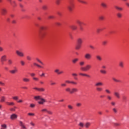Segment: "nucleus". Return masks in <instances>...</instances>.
<instances>
[{"instance_id":"f704fd0d","label":"nucleus","mask_w":129,"mask_h":129,"mask_svg":"<svg viewBox=\"0 0 129 129\" xmlns=\"http://www.w3.org/2000/svg\"><path fill=\"white\" fill-rule=\"evenodd\" d=\"M105 93H107L108 94H110V93H111V92L108 89H106L105 90Z\"/></svg>"},{"instance_id":"a19ab883","label":"nucleus","mask_w":129,"mask_h":129,"mask_svg":"<svg viewBox=\"0 0 129 129\" xmlns=\"http://www.w3.org/2000/svg\"><path fill=\"white\" fill-rule=\"evenodd\" d=\"M36 60L37 61V62H39V63H40V64H42V65L44 64L43 62H42V61H41L39 58H36Z\"/></svg>"},{"instance_id":"6e6552de","label":"nucleus","mask_w":129,"mask_h":129,"mask_svg":"<svg viewBox=\"0 0 129 129\" xmlns=\"http://www.w3.org/2000/svg\"><path fill=\"white\" fill-rule=\"evenodd\" d=\"M10 118L11 119H12V120H14V119H17V118H18V115L16 114H12L11 116H10Z\"/></svg>"},{"instance_id":"0e129e2a","label":"nucleus","mask_w":129,"mask_h":129,"mask_svg":"<svg viewBox=\"0 0 129 129\" xmlns=\"http://www.w3.org/2000/svg\"><path fill=\"white\" fill-rule=\"evenodd\" d=\"M61 86L62 87H65L66 86V83H62L61 84Z\"/></svg>"},{"instance_id":"2eb2a0df","label":"nucleus","mask_w":129,"mask_h":129,"mask_svg":"<svg viewBox=\"0 0 129 129\" xmlns=\"http://www.w3.org/2000/svg\"><path fill=\"white\" fill-rule=\"evenodd\" d=\"M73 9H74V5L73 4H71L68 7V9L70 11V12H72V11H73Z\"/></svg>"},{"instance_id":"c85d7f7f","label":"nucleus","mask_w":129,"mask_h":129,"mask_svg":"<svg viewBox=\"0 0 129 129\" xmlns=\"http://www.w3.org/2000/svg\"><path fill=\"white\" fill-rule=\"evenodd\" d=\"M96 59L98 60V61H102V57H101V56L100 55H97L96 56Z\"/></svg>"},{"instance_id":"680f3d73","label":"nucleus","mask_w":129,"mask_h":129,"mask_svg":"<svg viewBox=\"0 0 129 129\" xmlns=\"http://www.w3.org/2000/svg\"><path fill=\"white\" fill-rule=\"evenodd\" d=\"M43 10H46L47 9V6L46 5H43L42 6Z\"/></svg>"},{"instance_id":"7c9ffc66","label":"nucleus","mask_w":129,"mask_h":129,"mask_svg":"<svg viewBox=\"0 0 129 129\" xmlns=\"http://www.w3.org/2000/svg\"><path fill=\"white\" fill-rule=\"evenodd\" d=\"M90 124H91L90 122H88L85 123V127H86V128H88L90 126Z\"/></svg>"},{"instance_id":"13d9d810","label":"nucleus","mask_w":129,"mask_h":129,"mask_svg":"<svg viewBox=\"0 0 129 129\" xmlns=\"http://www.w3.org/2000/svg\"><path fill=\"white\" fill-rule=\"evenodd\" d=\"M35 106H36V105H35L34 104H30V107H31V108H34V107H35Z\"/></svg>"},{"instance_id":"393cba45","label":"nucleus","mask_w":129,"mask_h":129,"mask_svg":"<svg viewBox=\"0 0 129 129\" xmlns=\"http://www.w3.org/2000/svg\"><path fill=\"white\" fill-rule=\"evenodd\" d=\"M7 104H8V105H10V106H14L15 105V103L14 102H6Z\"/></svg>"},{"instance_id":"58836bf2","label":"nucleus","mask_w":129,"mask_h":129,"mask_svg":"<svg viewBox=\"0 0 129 129\" xmlns=\"http://www.w3.org/2000/svg\"><path fill=\"white\" fill-rule=\"evenodd\" d=\"M28 115L29 116H35V113H28Z\"/></svg>"},{"instance_id":"c756f323","label":"nucleus","mask_w":129,"mask_h":129,"mask_svg":"<svg viewBox=\"0 0 129 129\" xmlns=\"http://www.w3.org/2000/svg\"><path fill=\"white\" fill-rule=\"evenodd\" d=\"M119 66L121 68H123V61H119Z\"/></svg>"},{"instance_id":"aec40b11","label":"nucleus","mask_w":129,"mask_h":129,"mask_svg":"<svg viewBox=\"0 0 129 129\" xmlns=\"http://www.w3.org/2000/svg\"><path fill=\"white\" fill-rule=\"evenodd\" d=\"M101 6L102 8H104V9L107 8V5H106V3L104 2H102L101 3Z\"/></svg>"},{"instance_id":"dca6fc26","label":"nucleus","mask_w":129,"mask_h":129,"mask_svg":"<svg viewBox=\"0 0 129 129\" xmlns=\"http://www.w3.org/2000/svg\"><path fill=\"white\" fill-rule=\"evenodd\" d=\"M1 61L2 62H5V61H7V55H4L1 57Z\"/></svg>"},{"instance_id":"052dcab7","label":"nucleus","mask_w":129,"mask_h":129,"mask_svg":"<svg viewBox=\"0 0 129 129\" xmlns=\"http://www.w3.org/2000/svg\"><path fill=\"white\" fill-rule=\"evenodd\" d=\"M99 19L101 21H103L104 20V17L103 16H100L99 17Z\"/></svg>"},{"instance_id":"7ed1b4c3","label":"nucleus","mask_w":129,"mask_h":129,"mask_svg":"<svg viewBox=\"0 0 129 129\" xmlns=\"http://www.w3.org/2000/svg\"><path fill=\"white\" fill-rule=\"evenodd\" d=\"M84 58L86 60H90L92 58V55L89 53H86L84 55Z\"/></svg>"},{"instance_id":"774afa93","label":"nucleus","mask_w":129,"mask_h":129,"mask_svg":"<svg viewBox=\"0 0 129 129\" xmlns=\"http://www.w3.org/2000/svg\"><path fill=\"white\" fill-rule=\"evenodd\" d=\"M31 77H34V76L36 75V74H35L34 73H31L30 74Z\"/></svg>"},{"instance_id":"f257e3e1","label":"nucleus","mask_w":129,"mask_h":129,"mask_svg":"<svg viewBox=\"0 0 129 129\" xmlns=\"http://www.w3.org/2000/svg\"><path fill=\"white\" fill-rule=\"evenodd\" d=\"M16 54L18 56V57H21V58L25 57V53L20 50H16Z\"/></svg>"},{"instance_id":"5701e85b","label":"nucleus","mask_w":129,"mask_h":129,"mask_svg":"<svg viewBox=\"0 0 129 129\" xmlns=\"http://www.w3.org/2000/svg\"><path fill=\"white\" fill-rule=\"evenodd\" d=\"M96 89L97 91H98V92H101V91H102V90H103L102 88L99 87H97Z\"/></svg>"},{"instance_id":"79ce46f5","label":"nucleus","mask_w":129,"mask_h":129,"mask_svg":"<svg viewBox=\"0 0 129 129\" xmlns=\"http://www.w3.org/2000/svg\"><path fill=\"white\" fill-rule=\"evenodd\" d=\"M78 2H79V3H81L82 4H84L85 5H86V4H87V3H86V2L82 1V0H78Z\"/></svg>"},{"instance_id":"1a4fd4ad","label":"nucleus","mask_w":129,"mask_h":129,"mask_svg":"<svg viewBox=\"0 0 129 129\" xmlns=\"http://www.w3.org/2000/svg\"><path fill=\"white\" fill-rule=\"evenodd\" d=\"M114 95L118 99H119V98H120V94L118 92H114Z\"/></svg>"},{"instance_id":"3c124183","label":"nucleus","mask_w":129,"mask_h":129,"mask_svg":"<svg viewBox=\"0 0 129 129\" xmlns=\"http://www.w3.org/2000/svg\"><path fill=\"white\" fill-rule=\"evenodd\" d=\"M27 60H28L29 61H31L32 60V57H31V56L27 55L26 57Z\"/></svg>"},{"instance_id":"a18cd8bd","label":"nucleus","mask_w":129,"mask_h":129,"mask_svg":"<svg viewBox=\"0 0 129 129\" xmlns=\"http://www.w3.org/2000/svg\"><path fill=\"white\" fill-rule=\"evenodd\" d=\"M106 44H107V41L104 40L102 41V44L103 45V46H105V45H106Z\"/></svg>"},{"instance_id":"ea45409f","label":"nucleus","mask_w":129,"mask_h":129,"mask_svg":"<svg viewBox=\"0 0 129 129\" xmlns=\"http://www.w3.org/2000/svg\"><path fill=\"white\" fill-rule=\"evenodd\" d=\"M107 99L108 100H111V99H112V97L110 95H107Z\"/></svg>"},{"instance_id":"a878e982","label":"nucleus","mask_w":129,"mask_h":129,"mask_svg":"<svg viewBox=\"0 0 129 129\" xmlns=\"http://www.w3.org/2000/svg\"><path fill=\"white\" fill-rule=\"evenodd\" d=\"M41 98L40 96H36L34 97V99H35V100H41Z\"/></svg>"},{"instance_id":"9d476101","label":"nucleus","mask_w":129,"mask_h":129,"mask_svg":"<svg viewBox=\"0 0 129 129\" xmlns=\"http://www.w3.org/2000/svg\"><path fill=\"white\" fill-rule=\"evenodd\" d=\"M10 72L11 74H16V73H17L18 72V69L16 67H15L14 69L10 71Z\"/></svg>"},{"instance_id":"0eeeda50","label":"nucleus","mask_w":129,"mask_h":129,"mask_svg":"<svg viewBox=\"0 0 129 129\" xmlns=\"http://www.w3.org/2000/svg\"><path fill=\"white\" fill-rule=\"evenodd\" d=\"M11 6L13 7H15L17 6V3L15 1H12V0H8Z\"/></svg>"},{"instance_id":"6ab92c4d","label":"nucleus","mask_w":129,"mask_h":129,"mask_svg":"<svg viewBox=\"0 0 129 129\" xmlns=\"http://www.w3.org/2000/svg\"><path fill=\"white\" fill-rule=\"evenodd\" d=\"M74 92H78V89L76 88H73L72 89V92H71V94H72V93H74Z\"/></svg>"},{"instance_id":"37998d69","label":"nucleus","mask_w":129,"mask_h":129,"mask_svg":"<svg viewBox=\"0 0 129 129\" xmlns=\"http://www.w3.org/2000/svg\"><path fill=\"white\" fill-rule=\"evenodd\" d=\"M79 64L80 66H84V65L85 64V62L83 61H82L80 62Z\"/></svg>"},{"instance_id":"6e6d98bb","label":"nucleus","mask_w":129,"mask_h":129,"mask_svg":"<svg viewBox=\"0 0 129 129\" xmlns=\"http://www.w3.org/2000/svg\"><path fill=\"white\" fill-rule=\"evenodd\" d=\"M33 79L34 81H39V78L37 77H33Z\"/></svg>"},{"instance_id":"5fc2aeb1","label":"nucleus","mask_w":129,"mask_h":129,"mask_svg":"<svg viewBox=\"0 0 129 129\" xmlns=\"http://www.w3.org/2000/svg\"><path fill=\"white\" fill-rule=\"evenodd\" d=\"M50 85H56V83L54 82H53V81H50Z\"/></svg>"},{"instance_id":"4d7b16f0","label":"nucleus","mask_w":129,"mask_h":129,"mask_svg":"<svg viewBox=\"0 0 129 129\" xmlns=\"http://www.w3.org/2000/svg\"><path fill=\"white\" fill-rule=\"evenodd\" d=\"M2 127L3 128H7V125L6 124H4L2 125Z\"/></svg>"},{"instance_id":"4c0bfd02","label":"nucleus","mask_w":129,"mask_h":129,"mask_svg":"<svg viewBox=\"0 0 129 129\" xmlns=\"http://www.w3.org/2000/svg\"><path fill=\"white\" fill-rule=\"evenodd\" d=\"M68 107L69 109H70V110H72V109H73V106H72L71 105H68Z\"/></svg>"},{"instance_id":"20e7f679","label":"nucleus","mask_w":129,"mask_h":129,"mask_svg":"<svg viewBox=\"0 0 129 129\" xmlns=\"http://www.w3.org/2000/svg\"><path fill=\"white\" fill-rule=\"evenodd\" d=\"M41 112H47V113H48V114H50V115L53 114V112L48 110V109L47 108L42 109L41 110Z\"/></svg>"},{"instance_id":"c03bdc74","label":"nucleus","mask_w":129,"mask_h":129,"mask_svg":"<svg viewBox=\"0 0 129 129\" xmlns=\"http://www.w3.org/2000/svg\"><path fill=\"white\" fill-rule=\"evenodd\" d=\"M8 64L9 65H12V64H13V60H12V59H9Z\"/></svg>"},{"instance_id":"9b49d317","label":"nucleus","mask_w":129,"mask_h":129,"mask_svg":"<svg viewBox=\"0 0 129 129\" xmlns=\"http://www.w3.org/2000/svg\"><path fill=\"white\" fill-rule=\"evenodd\" d=\"M95 86L96 87H98L99 86H103V83L102 82H98L95 83Z\"/></svg>"},{"instance_id":"de8ad7c7","label":"nucleus","mask_w":129,"mask_h":129,"mask_svg":"<svg viewBox=\"0 0 129 129\" xmlns=\"http://www.w3.org/2000/svg\"><path fill=\"white\" fill-rule=\"evenodd\" d=\"M79 125L81 126V127H83L84 126V123L82 122H80V123L79 124Z\"/></svg>"},{"instance_id":"2f4dec72","label":"nucleus","mask_w":129,"mask_h":129,"mask_svg":"<svg viewBox=\"0 0 129 129\" xmlns=\"http://www.w3.org/2000/svg\"><path fill=\"white\" fill-rule=\"evenodd\" d=\"M115 8L116 9V10H117V11H122V10H123L122 8L119 7H118V6H115Z\"/></svg>"},{"instance_id":"864d4df0","label":"nucleus","mask_w":129,"mask_h":129,"mask_svg":"<svg viewBox=\"0 0 129 129\" xmlns=\"http://www.w3.org/2000/svg\"><path fill=\"white\" fill-rule=\"evenodd\" d=\"M20 63L22 65V66H24V65L25 64V61H24L23 60H21Z\"/></svg>"},{"instance_id":"412c9836","label":"nucleus","mask_w":129,"mask_h":129,"mask_svg":"<svg viewBox=\"0 0 129 129\" xmlns=\"http://www.w3.org/2000/svg\"><path fill=\"white\" fill-rule=\"evenodd\" d=\"M116 16L118 19H121V18H122V14L118 12L116 14Z\"/></svg>"},{"instance_id":"a211bd4d","label":"nucleus","mask_w":129,"mask_h":129,"mask_svg":"<svg viewBox=\"0 0 129 129\" xmlns=\"http://www.w3.org/2000/svg\"><path fill=\"white\" fill-rule=\"evenodd\" d=\"M23 81L24 82H25V83H28L30 82V79H29V78H23Z\"/></svg>"},{"instance_id":"72a5a7b5","label":"nucleus","mask_w":129,"mask_h":129,"mask_svg":"<svg viewBox=\"0 0 129 129\" xmlns=\"http://www.w3.org/2000/svg\"><path fill=\"white\" fill-rule=\"evenodd\" d=\"M1 102H5L6 101V97L2 96L1 100Z\"/></svg>"},{"instance_id":"b1692460","label":"nucleus","mask_w":129,"mask_h":129,"mask_svg":"<svg viewBox=\"0 0 129 129\" xmlns=\"http://www.w3.org/2000/svg\"><path fill=\"white\" fill-rule=\"evenodd\" d=\"M71 28L72 30H74V31H75V30H77V25H72L71 26Z\"/></svg>"},{"instance_id":"473e14b6","label":"nucleus","mask_w":129,"mask_h":129,"mask_svg":"<svg viewBox=\"0 0 129 129\" xmlns=\"http://www.w3.org/2000/svg\"><path fill=\"white\" fill-rule=\"evenodd\" d=\"M81 45H82V44H77V45L76 46V49L77 50H79V49H80L81 48Z\"/></svg>"},{"instance_id":"c9c22d12","label":"nucleus","mask_w":129,"mask_h":129,"mask_svg":"<svg viewBox=\"0 0 129 129\" xmlns=\"http://www.w3.org/2000/svg\"><path fill=\"white\" fill-rule=\"evenodd\" d=\"M38 91L40 92H44V91H45V89L44 88H40Z\"/></svg>"},{"instance_id":"338daca9","label":"nucleus","mask_w":129,"mask_h":129,"mask_svg":"<svg viewBox=\"0 0 129 129\" xmlns=\"http://www.w3.org/2000/svg\"><path fill=\"white\" fill-rule=\"evenodd\" d=\"M111 104L113 106H114V105H115V103L114 102L112 101V102H111Z\"/></svg>"},{"instance_id":"8fccbe9b","label":"nucleus","mask_w":129,"mask_h":129,"mask_svg":"<svg viewBox=\"0 0 129 129\" xmlns=\"http://www.w3.org/2000/svg\"><path fill=\"white\" fill-rule=\"evenodd\" d=\"M100 72L101 73H102V74H106V71L105 70H100Z\"/></svg>"},{"instance_id":"f8f14e48","label":"nucleus","mask_w":129,"mask_h":129,"mask_svg":"<svg viewBox=\"0 0 129 129\" xmlns=\"http://www.w3.org/2000/svg\"><path fill=\"white\" fill-rule=\"evenodd\" d=\"M79 75H80V76H84L85 77L90 78V76L89 75L85 73H80Z\"/></svg>"},{"instance_id":"4468645a","label":"nucleus","mask_w":129,"mask_h":129,"mask_svg":"<svg viewBox=\"0 0 129 129\" xmlns=\"http://www.w3.org/2000/svg\"><path fill=\"white\" fill-rule=\"evenodd\" d=\"M46 99L41 98V99H40V101H38V104H43L44 103H45V102H46Z\"/></svg>"},{"instance_id":"4be33fe9","label":"nucleus","mask_w":129,"mask_h":129,"mask_svg":"<svg viewBox=\"0 0 129 129\" xmlns=\"http://www.w3.org/2000/svg\"><path fill=\"white\" fill-rule=\"evenodd\" d=\"M78 61H79V59L76 58H74V59L72 60V62L74 64H76V63H77V62H78Z\"/></svg>"},{"instance_id":"e2e57ef3","label":"nucleus","mask_w":129,"mask_h":129,"mask_svg":"<svg viewBox=\"0 0 129 129\" xmlns=\"http://www.w3.org/2000/svg\"><path fill=\"white\" fill-rule=\"evenodd\" d=\"M113 111L115 113H116L117 112V110L115 108H113Z\"/></svg>"},{"instance_id":"f3484780","label":"nucleus","mask_w":129,"mask_h":129,"mask_svg":"<svg viewBox=\"0 0 129 129\" xmlns=\"http://www.w3.org/2000/svg\"><path fill=\"white\" fill-rule=\"evenodd\" d=\"M82 43H83V40H82V38H78L77 39V44L82 45Z\"/></svg>"},{"instance_id":"39448f33","label":"nucleus","mask_w":129,"mask_h":129,"mask_svg":"<svg viewBox=\"0 0 129 129\" xmlns=\"http://www.w3.org/2000/svg\"><path fill=\"white\" fill-rule=\"evenodd\" d=\"M1 13L2 16H6L8 13V10L6 8H3L1 10Z\"/></svg>"},{"instance_id":"bb28decb","label":"nucleus","mask_w":129,"mask_h":129,"mask_svg":"<svg viewBox=\"0 0 129 129\" xmlns=\"http://www.w3.org/2000/svg\"><path fill=\"white\" fill-rule=\"evenodd\" d=\"M66 91L67 92H69L71 94L72 89L69 87H68V88H66Z\"/></svg>"},{"instance_id":"f03ea898","label":"nucleus","mask_w":129,"mask_h":129,"mask_svg":"<svg viewBox=\"0 0 129 129\" xmlns=\"http://www.w3.org/2000/svg\"><path fill=\"white\" fill-rule=\"evenodd\" d=\"M91 69V65L87 64L85 67H81V70L82 71H88V70H90Z\"/></svg>"},{"instance_id":"49530a36","label":"nucleus","mask_w":129,"mask_h":129,"mask_svg":"<svg viewBox=\"0 0 129 129\" xmlns=\"http://www.w3.org/2000/svg\"><path fill=\"white\" fill-rule=\"evenodd\" d=\"M77 23L79 24V25H80V26H81V25H82V22L79 20H78L77 21Z\"/></svg>"},{"instance_id":"cd10ccee","label":"nucleus","mask_w":129,"mask_h":129,"mask_svg":"<svg viewBox=\"0 0 129 129\" xmlns=\"http://www.w3.org/2000/svg\"><path fill=\"white\" fill-rule=\"evenodd\" d=\"M72 76H73V77L74 78V79H75L76 80H77V76H78V75L76 73H73L72 74Z\"/></svg>"},{"instance_id":"603ef678","label":"nucleus","mask_w":129,"mask_h":129,"mask_svg":"<svg viewBox=\"0 0 129 129\" xmlns=\"http://www.w3.org/2000/svg\"><path fill=\"white\" fill-rule=\"evenodd\" d=\"M13 99L14 100H18L19 99V97L16 96L13 97Z\"/></svg>"},{"instance_id":"423d86ee","label":"nucleus","mask_w":129,"mask_h":129,"mask_svg":"<svg viewBox=\"0 0 129 129\" xmlns=\"http://www.w3.org/2000/svg\"><path fill=\"white\" fill-rule=\"evenodd\" d=\"M66 83H68L69 84H73V85H77V82L74 81H70L69 80H67L66 81Z\"/></svg>"},{"instance_id":"09e8293b","label":"nucleus","mask_w":129,"mask_h":129,"mask_svg":"<svg viewBox=\"0 0 129 129\" xmlns=\"http://www.w3.org/2000/svg\"><path fill=\"white\" fill-rule=\"evenodd\" d=\"M59 71H60V70H59V69H55V70H54L55 73H57L58 75H59Z\"/></svg>"},{"instance_id":"69168bd1","label":"nucleus","mask_w":129,"mask_h":129,"mask_svg":"<svg viewBox=\"0 0 129 129\" xmlns=\"http://www.w3.org/2000/svg\"><path fill=\"white\" fill-rule=\"evenodd\" d=\"M77 106H78V107H79V106H81V103H77L76 104Z\"/></svg>"},{"instance_id":"ddd939ff","label":"nucleus","mask_w":129,"mask_h":129,"mask_svg":"<svg viewBox=\"0 0 129 129\" xmlns=\"http://www.w3.org/2000/svg\"><path fill=\"white\" fill-rule=\"evenodd\" d=\"M20 124L22 129H28L25 124L22 121H20Z\"/></svg>"},{"instance_id":"bf43d9fd","label":"nucleus","mask_w":129,"mask_h":129,"mask_svg":"<svg viewBox=\"0 0 129 129\" xmlns=\"http://www.w3.org/2000/svg\"><path fill=\"white\" fill-rule=\"evenodd\" d=\"M30 124L32 126H35V123L33 121L30 122Z\"/></svg>"},{"instance_id":"e433bc0d","label":"nucleus","mask_w":129,"mask_h":129,"mask_svg":"<svg viewBox=\"0 0 129 129\" xmlns=\"http://www.w3.org/2000/svg\"><path fill=\"white\" fill-rule=\"evenodd\" d=\"M112 80L115 82H120V80L116 79L115 78H112Z\"/></svg>"}]
</instances>
